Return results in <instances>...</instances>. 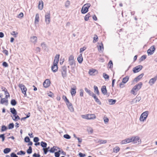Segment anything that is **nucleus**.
I'll use <instances>...</instances> for the list:
<instances>
[{"instance_id":"1","label":"nucleus","mask_w":157,"mask_h":157,"mask_svg":"<svg viewBox=\"0 0 157 157\" xmlns=\"http://www.w3.org/2000/svg\"><path fill=\"white\" fill-rule=\"evenodd\" d=\"M142 82H140L132 88V89L131 90V93L134 95H136V93L135 92H137L139 90H140L141 87L142 86Z\"/></svg>"},{"instance_id":"2","label":"nucleus","mask_w":157,"mask_h":157,"mask_svg":"<svg viewBox=\"0 0 157 157\" xmlns=\"http://www.w3.org/2000/svg\"><path fill=\"white\" fill-rule=\"evenodd\" d=\"M69 64L71 66V68L72 69L74 68L76 66V63L74 59V57L71 55L70 56L68 59Z\"/></svg>"},{"instance_id":"3","label":"nucleus","mask_w":157,"mask_h":157,"mask_svg":"<svg viewBox=\"0 0 157 157\" xmlns=\"http://www.w3.org/2000/svg\"><path fill=\"white\" fill-rule=\"evenodd\" d=\"M90 6V4L89 3L85 4L82 7L81 12L82 13L84 14L87 13L88 11V9Z\"/></svg>"},{"instance_id":"4","label":"nucleus","mask_w":157,"mask_h":157,"mask_svg":"<svg viewBox=\"0 0 157 157\" xmlns=\"http://www.w3.org/2000/svg\"><path fill=\"white\" fill-rule=\"evenodd\" d=\"M82 118L88 120L94 119L96 118V117L94 114H87L82 116Z\"/></svg>"},{"instance_id":"5","label":"nucleus","mask_w":157,"mask_h":157,"mask_svg":"<svg viewBox=\"0 0 157 157\" xmlns=\"http://www.w3.org/2000/svg\"><path fill=\"white\" fill-rule=\"evenodd\" d=\"M61 72L63 78H66L67 76V67L65 66H63L62 67L61 70Z\"/></svg>"},{"instance_id":"6","label":"nucleus","mask_w":157,"mask_h":157,"mask_svg":"<svg viewBox=\"0 0 157 157\" xmlns=\"http://www.w3.org/2000/svg\"><path fill=\"white\" fill-rule=\"evenodd\" d=\"M148 112L146 111L143 113L141 115L140 120V121H144L146 120L147 117Z\"/></svg>"},{"instance_id":"7","label":"nucleus","mask_w":157,"mask_h":157,"mask_svg":"<svg viewBox=\"0 0 157 157\" xmlns=\"http://www.w3.org/2000/svg\"><path fill=\"white\" fill-rule=\"evenodd\" d=\"M19 86L21 90L22 93L24 94V96L26 97L27 95L26 92L27 89L25 86L22 84H19Z\"/></svg>"},{"instance_id":"8","label":"nucleus","mask_w":157,"mask_h":157,"mask_svg":"<svg viewBox=\"0 0 157 157\" xmlns=\"http://www.w3.org/2000/svg\"><path fill=\"white\" fill-rule=\"evenodd\" d=\"M45 21L47 24H48L50 22V14L49 12L46 13L45 15Z\"/></svg>"},{"instance_id":"9","label":"nucleus","mask_w":157,"mask_h":157,"mask_svg":"<svg viewBox=\"0 0 157 157\" xmlns=\"http://www.w3.org/2000/svg\"><path fill=\"white\" fill-rule=\"evenodd\" d=\"M132 142H133L134 144L137 143L139 144L141 143V140H140L139 137L138 136L132 137Z\"/></svg>"},{"instance_id":"10","label":"nucleus","mask_w":157,"mask_h":157,"mask_svg":"<svg viewBox=\"0 0 157 157\" xmlns=\"http://www.w3.org/2000/svg\"><path fill=\"white\" fill-rule=\"evenodd\" d=\"M143 67V66L142 65H138L133 68V71L134 73L138 72L142 70Z\"/></svg>"},{"instance_id":"11","label":"nucleus","mask_w":157,"mask_h":157,"mask_svg":"<svg viewBox=\"0 0 157 157\" xmlns=\"http://www.w3.org/2000/svg\"><path fill=\"white\" fill-rule=\"evenodd\" d=\"M155 48L154 46H151L147 51L148 55H152L154 52Z\"/></svg>"},{"instance_id":"12","label":"nucleus","mask_w":157,"mask_h":157,"mask_svg":"<svg viewBox=\"0 0 157 157\" xmlns=\"http://www.w3.org/2000/svg\"><path fill=\"white\" fill-rule=\"evenodd\" d=\"M132 137H129L124 140L121 141V144H126L132 142Z\"/></svg>"},{"instance_id":"13","label":"nucleus","mask_w":157,"mask_h":157,"mask_svg":"<svg viewBox=\"0 0 157 157\" xmlns=\"http://www.w3.org/2000/svg\"><path fill=\"white\" fill-rule=\"evenodd\" d=\"M50 84V81L49 79H46L43 82V86L44 87L47 88L48 87Z\"/></svg>"},{"instance_id":"14","label":"nucleus","mask_w":157,"mask_h":157,"mask_svg":"<svg viewBox=\"0 0 157 157\" xmlns=\"http://www.w3.org/2000/svg\"><path fill=\"white\" fill-rule=\"evenodd\" d=\"M157 80V76H155L154 78L151 79L149 82V83L151 86H152Z\"/></svg>"},{"instance_id":"15","label":"nucleus","mask_w":157,"mask_h":157,"mask_svg":"<svg viewBox=\"0 0 157 157\" xmlns=\"http://www.w3.org/2000/svg\"><path fill=\"white\" fill-rule=\"evenodd\" d=\"M52 70L54 72L57 71L58 70L57 63H53V65L52 67Z\"/></svg>"},{"instance_id":"16","label":"nucleus","mask_w":157,"mask_h":157,"mask_svg":"<svg viewBox=\"0 0 157 157\" xmlns=\"http://www.w3.org/2000/svg\"><path fill=\"white\" fill-rule=\"evenodd\" d=\"M73 86V87L71 88V93L72 96L75 95L76 93V87L75 85Z\"/></svg>"},{"instance_id":"17","label":"nucleus","mask_w":157,"mask_h":157,"mask_svg":"<svg viewBox=\"0 0 157 157\" xmlns=\"http://www.w3.org/2000/svg\"><path fill=\"white\" fill-rule=\"evenodd\" d=\"M144 75V73H142L139 75H138L137 77H136L135 78H134V81L135 82H137V81H138L140 80L141 78Z\"/></svg>"},{"instance_id":"18","label":"nucleus","mask_w":157,"mask_h":157,"mask_svg":"<svg viewBox=\"0 0 157 157\" xmlns=\"http://www.w3.org/2000/svg\"><path fill=\"white\" fill-rule=\"evenodd\" d=\"M94 98L95 101L99 105H101V102L100 100L97 97L96 95L95 94H94L92 96Z\"/></svg>"},{"instance_id":"19","label":"nucleus","mask_w":157,"mask_h":157,"mask_svg":"<svg viewBox=\"0 0 157 157\" xmlns=\"http://www.w3.org/2000/svg\"><path fill=\"white\" fill-rule=\"evenodd\" d=\"M101 92L103 94H104V95H105L106 94L107 92V90L105 86H102L101 89Z\"/></svg>"},{"instance_id":"20","label":"nucleus","mask_w":157,"mask_h":157,"mask_svg":"<svg viewBox=\"0 0 157 157\" xmlns=\"http://www.w3.org/2000/svg\"><path fill=\"white\" fill-rule=\"evenodd\" d=\"M30 39L31 41L34 44L37 42V38L36 36H31Z\"/></svg>"},{"instance_id":"21","label":"nucleus","mask_w":157,"mask_h":157,"mask_svg":"<svg viewBox=\"0 0 157 157\" xmlns=\"http://www.w3.org/2000/svg\"><path fill=\"white\" fill-rule=\"evenodd\" d=\"M59 55L57 54L55 57V59L54 61V63H58L59 61Z\"/></svg>"},{"instance_id":"22","label":"nucleus","mask_w":157,"mask_h":157,"mask_svg":"<svg viewBox=\"0 0 157 157\" xmlns=\"http://www.w3.org/2000/svg\"><path fill=\"white\" fill-rule=\"evenodd\" d=\"M77 60L78 62L81 63L83 61V58L82 57V54H80L77 58Z\"/></svg>"},{"instance_id":"23","label":"nucleus","mask_w":157,"mask_h":157,"mask_svg":"<svg viewBox=\"0 0 157 157\" xmlns=\"http://www.w3.org/2000/svg\"><path fill=\"white\" fill-rule=\"evenodd\" d=\"M84 89L86 92L88 93V94L90 96H92L94 94L91 90L88 89L87 88H85Z\"/></svg>"},{"instance_id":"24","label":"nucleus","mask_w":157,"mask_h":157,"mask_svg":"<svg viewBox=\"0 0 157 157\" xmlns=\"http://www.w3.org/2000/svg\"><path fill=\"white\" fill-rule=\"evenodd\" d=\"M43 7V2L41 0L39 1L38 8L39 9L41 10H42Z\"/></svg>"},{"instance_id":"25","label":"nucleus","mask_w":157,"mask_h":157,"mask_svg":"<svg viewBox=\"0 0 157 157\" xmlns=\"http://www.w3.org/2000/svg\"><path fill=\"white\" fill-rule=\"evenodd\" d=\"M10 110V112L14 115L13 116H15V115H16L17 112L16 109L14 108H11Z\"/></svg>"},{"instance_id":"26","label":"nucleus","mask_w":157,"mask_h":157,"mask_svg":"<svg viewBox=\"0 0 157 157\" xmlns=\"http://www.w3.org/2000/svg\"><path fill=\"white\" fill-rule=\"evenodd\" d=\"M94 92L97 94V95H99V92L98 89V87L96 86H94Z\"/></svg>"},{"instance_id":"27","label":"nucleus","mask_w":157,"mask_h":157,"mask_svg":"<svg viewBox=\"0 0 157 157\" xmlns=\"http://www.w3.org/2000/svg\"><path fill=\"white\" fill-rule=\"evenodd\" d=\"M116 101V100L110 99L108 100V102L109 105L114 104Z\"/></svg>"},{"instance_id":"28","label":"nucleus","mask_w":157,"mask_h":157,"mask_svg":"<svg viewBox=\"0 0 157 157\" xmlns=\"http://www.w3.org/2000/svg\"><path fill=\"white\" fill-rule=\"evenodd\" d=\"M107 141L106 140H99L97 142V143L99 144H105L107 143Z\"/></svg>"},{"instance_id":"29","label":"nucleus","mask_w":157,"mask_h":157,"mask_svg":"<svg viewBox=\"0 0 157 157\" xmlns=\"http://www.w3.org/2000/svg\"><path fill=\"white\" fill-rule=\"evenodd\" d=\"M129 79V77L128 76H126L123 78L122 82L124 83H126L128 81Z\"/></svg>"},{"instance_id":"30","label":"nucleus","mask_w":157,"mask_h":157,"mask_svg":"<svg viewBox=\"0 0 157 157\" xmlns=\"http://www.w3.org/2000/svg\"><path fill=\"white\" fill-rule=\"evenodd\" d=\"M39 14L38 13H36V15L35 18V22H39Z\"/></svg>"},{"instance_id":"31","label":"nucleus","mask_w":157,"mask_h":157,"mask_svg":"<svg viewBox=\"0 0 157 157\" xmlns=\"http://www.w3.org/2000/svg\"><path fill=\"white\" fill-rule=\"evenodd\" d=\"M41 146L44 148L46 147L47 146V143L44 142L42 141L40 143Z\"/></svg>"},{"instance_id":"32","label":"nucleus","mask_w":157,"mask_h":157,"mask_svg":"<svg viewBox=\"0 0 157 157\" xmlns=\"http://www.w3.org/2000/svg\"><path fill=\"white\" fill-rule=\"evenodd\" d=\"M90 16V13H88L86 15L85 17L84 20L85 21H87L88 20L89 17Z\"/></svg>"},{"instance_id":"33","label":"nucleus","mask_w":157,"mask_h":157,"mask_svg":"<svg viewBox=\"0 0 157 157\" xmlns=\"http://www.w3.org/2000/svg\"><path fill=\"white\" fill-rule=\"evenodd\" d=\"M11 151V149L10 148H6L4 150L3 152L5 154H7Z\"/></svg>"},{"instance_id":"34","label":"nucleus","mask_w":157,"mask_h":157,"mask_svg":"<svg viewBox=\"0 0 157 157\" xmlns=\"http://www.w3.org/2000/svg\"><path fill=\"white\" fill-rule=\"evenodd\" d=\"M99 48H98L99 51H103L104 49L103 45V44L101 43V45L99 46Z\"/></svg>"},{"instance_id":"35","label":"nucleus","mask_w":157,"mask_h":157,"mask_svg":"<svg viewBox=\"0 0 157 157\" xmlns=\"http://www.w3.org/2000/svg\"><path fill=\"white\" fill-rule=\"evenodd\" d=\"M17 103V102L15 99H12L11 101V104L13 106L15 105Z\"/></svg>"},{"instance_id":"36","label":"nucleus","mask_w":157,"mask_h":157,"mask_svg":"<svg viewBox=\"0 0 157 157\" xmlns=\"http://www.w3.org/2000/svg\"><path fill=\"white\" fill-rule=\"evenodd\" d=\"M120 150V148L118 147H116L113 149V151L115 153H117Z\"/></svg>"},{"instance_id":"37","label":"nucleus","mask_w":157,"mask_h":157,"mask_svg":"<svg viewBox=\"0 0 157 157\" xmlns=\"http://www.w3.org/2000/svg\"><path fill=\"white\" fill-rule=\"evenodd\" d=\"M32 149L31 147L29 146V149L27 151V152L28 154H30L32 153Z\"/></svg>"},{"instance_id":"38","label":"nucleus","mask_w":157,"mask_h":157,"mask_svg":"<svg viewBox=\"0 0 157 157\" xmlns=\"http://www.w3.org/2000/svg\"><path fill=\"white\" fill-rule=\"evenodd\" d=\"M8 101L7 100H6L5 98H1V103L3 104L5 102L8 103Z\"/></svg>"},{"instance_id":"39","label":"nucleus","mask_w":157,"mask_h":157,"mask_svg":"<svg viewBox=\"0 0 157 157\" xmlns=\"http://www.w3.org/2000/svg\"><path fill=\"white\" fill-rule=\"evenodd\" d=\"M70 4V2L69 0H67L65 3V6L67 7L68 8Z\"/></svg>"},{"instance_id":"40","label":"nucleus","mask_w":157,"mask_h":157,"mask_svg":"<svg viewBox=\"0 0 157 157\" xmlns=\"http://www.w3.org/2000/svg\"><path fill=\"white\" fill-rule=\"evenodd\" d=\"M98 40V37L96 35H95V36L94 37V40L93 42L94 43H96Z\"/></svg>"},{"instance_id":"41","label":"nucleus","mask_w":157,"mask_h":157,"mask_svg":"<svg viewBox=\"0 0 157 157\" xmlns=\"http://www.w3.org/2000/svg\"><path fill=\"white\" fill-rule=\"evenodd\" d=\"M14 124L13 123H10L8 125V129H12L14 128Z\"/></svg>"},{"instance_id":"42","label":"nucleus","mask_w":157,"mask_h":157,"mask_svg":"<svg viewBox=\"0 0 157 157\" xmlns=\"http://www.w3.org/2000/svg\"><path fill=\"white\" fill-rule=\"evenodd\" d=\"M67 107L68 108L69 110L71 111V112H73L74 111V109L72 104L71 105L68 106Z\"/></svg>"},{"instance_id":"43","label":"nucleus","mask_w":157,"mask_h":157,"mask_svg":"<svg viewBox=\"0 0 157 157\" xmlns=\"http://www.w3.org/2000/svg\"><path fill=\"white\" fill-rule=\"evenodd\" d=\"M136 102V103L137 102H139L141 99V98L140 96H137L136 97L134 98Z\"/></svg>"},{"instance_id":"44","label":"nucleus","mask_w":157,"mask_h":157,"mask_svg":"<svg viewBox=\"0 0 157 157\" xmlns=\"http://www.w3.org/2000/svg\"><path fill=\"white\" fill-rule=\"evenodd\" d=\"M7 129V127L5 125H3L2 126L1 131L2 132L5 131Z\"/></svg>"},{"instance_id":"45","label":"nucleus","mask_w":157,"mask_h":157,"mask_svg":"<svg viewBox=\"0 0 157 157\" xmlns=\"http://www.w3.org/2000/svg\"><path fill=\"white\" fill-rule=\"evenodd\" d=\"M108 66L109 67V68H112L113 67V63L112 61L111 60L109 61V62Z\"/></svg>"},{"instance_id":"46","label":"nucleus","mask_w":157,"mask_h":157,"mask_svg":"<svg viewBox=\"0 0 157 157\" xmlns=\"http://www.w3.org/2000/svg\"><path fill=\"white\" fill-rule=\"evenodd\" d=\"M95 71L96 70L94 69L92 70H90L89 71V73L90 75H93Z\"/></svg>"},{"instance_id":"47","label":"nucleus","mask_w":157,"mask_h":157,"mask_svg":"<svg viewBox=\"0 0 157 157\" xmlns=\"http://www.w3.org/2000/svg\"><path fill=\"white\" fill-rule=\"evenodd\" d=\"M147 57V56L146 55H144L142 56L141 58H140V61H143L144 59H145Z\"/></svg>"},{"instance_id":"48","label":"nucleus","mask_w":157,"mask_h":157,"mask_svg":"<svg viewBox=\"0 0 157 157\" xmlns=\"http://www.w3.org/2000/svg\"><path fill=\"white\" fill-rule=\"evenodd\" d=\"M25 152L22 151H20L18 152L17 154V155H25Z\"/></svg>"},{"instance_id":"49","label":"nucleus","mask_w":157,"mask_h":157,"mask_svg":"<svg viewBox=\"0 0 157 157\" xmlns=\"http://www.w3.org/2000/svg\"><path fill=\"white\" fill-rule=\"evenodd\" d=\"M103 76L105 79H108L109 78V76L105 73L103 74Z\"/></svg>"},{"instance_id":"50","label":"nucleus","mask_w":157,"mask_h":157,"mask_svg":"<svg viewBox=\"0 0 157 157\" xmlns=\"http://www.w3.org/2000/svg\"><path fill=\"white\" fill-rule=\"evenodd\" d=\"M55 147L56 148V147L55 146H54L53 147H52L50 150H49V151L50 152L52 153H53L55 150H56L55 148Z\"/></svg>"},{"instance_id":"51","label":"nucleus","mask_w":157,"mask_h":157,"mask_svg":"<svg viewBox=\"0 0 157 157\" xmlns=\"http://www.w3.org/2000/svg\"><path fill=\"white\" fill-rule=\"evenodd\" d=\"M63 137L67 139H69L71 138V136L68 134H65L63 136Z\"/></svg>"},{"instance_id":"52","label":"nucleus","mask_w":157,"mask_h":157,"mask_svg":"<svg viewBox=\"0 0 157 157\" xmlns=\"http://www.w3.org/2000/svg\"><path fill=\"white\" fill-rule=\"evenodd\" d=\"M30 141V139L29 138L28 136L26 137L25 138V142L26 143H28Z\"/></svg>"},{"instance_id":"53","label":"nucleus","mask_w":157,"mask_h":157,"mask_svg":"<svg viewBox=\"0 0 157 157\" xmlns=\"http://www.w3.org/2000/svg\"><path fill=\"white\" fill-rule=\"evenodd\" d=\"M15 119L13 120L15 121H17V120H20V118L18 115H15Z\"/></svg>"},{"instance_id":"54","label":"nucleus","mask_w":157,"mask_h":157,"mask_svg":"<svg viewBox=\"0 0 157 157\" xmlns=\"http://www.w3.org/2000/svg\"><path fill=\"white\" fill-rule=\"evenodd\" d=\"M66 105L68 107V106L71 105L72 104L70 103L69 101V100L67 101H65Z\"/></svg>"},{"instance_id":"55","label":"nucleus","mask_w":157,"mask_h":157,"mask_svg":"<svg viewBox=\"0 0 157 157\" xmlns=\"http://www.w3.org/2000/svg\"><path fill=\"white\" fill-rule=\"evenodd\" d=\"M2 65L5 67H7L8 66V63L6 62H4L3 63Z\"/></svg>"},{"instance_id":"56","label":"nucleus","mask_w":157,"mask_h":157,"mask_svg":"<svg viewBox=\"0 0 157 157\" xmlns=\"http://www.w3.org/2000/svg\"><path fill=\"white\" fill-rule=\"evenodd\" d=\"M1 138L2 139V141H4L5 140V136H4V134H0V138Z\"/></svg>"},{"instance_id":"57","label":"nucleus","mask_w":157,"mask_h":157,"mask_svg":"<svg viewBox=\"0 0 157 157\" xmlns=\"http://www.w3.org/2000/svg\"><path fill=\"white\" fill-rule=\"evenodd\" d=\"M124 84H125L124 83L122 82L120 84L119 86H120V87H121V88H123L124 86Z\"/></svg>"},{"instance_id":"58","label":"nucleus","mask_w":157,"mask_h":157,"mask_svg":"<svg viewBox=\"0 0 157 157\" xmlns=\"http://www.w3.org/2000/svg\"><path fill=\"white\" fill-rule=\"evenodd\" d=\"M39 141V139L37 137H35L33 139V141L35 142H37Z\"/></svg>"},{"instance_id":"59","label":"nucleus","mask_w":157,"mask_h":157,"mask_svg":"<svg viewBox=\"0 0 157 157\" xmlns=\"http://www.w3.org/2000/svg\"><path fill=\"white\" fill-rule=\"evenodd\" d=\"M41 47H42V48H44V49H45L46 48L45 44L44 43H42L41 44Z\"/></svg>"},{"instance_id":"60","label":"nucleus","mask_w":157,"mask_h":157,"mask_svg":"<svg viewBox=\"0 0 157 157\" xmlns=\"http://www.w3.org/2000/svg\"><path fill=\"white\" fill-rule=\"evenodd\" d=\"M55 155L56 157H59L60 155V154L59 152H55Z\"/></svg>"},{"instance_id":"61","label":"nucleus","mask_w":157,"mask_h":157,"mask_svg":"<svg viewBox=\"0 0 157 157\" xmlns=\"http://www.w3.org/2000/svg\"><path fill=\"white\" fill-rule=\"evenodd\" d=\"M104 121L105 124L107 123L109 121L108 118L106 117H105L104 119Z\"/></svg>"},{"instance_id":"62","label":"nucleus","mask_w":157,"mask_h":157,"mask_svg":"<svg viewBox=\"0 0 157 157\" xmlns=\"http://www.w3.org/2000/svg\"><path fill=\"white\" fill-rule=\"evenodd\" d=\"M80 95L81 97H83V90H80Z\"/></svg>"},{"instance_id":"63","label":"nucleus","mask_w":157,"mask_h":157,"mask_svg":"<svg viewBox=\"0 0 157 157\" xmlns=\"http://www.w3.org/2000/svg\"><path fill=\"white\" fill-rule=\"evenodd\" d=\"M10 156L11 157H18V156L14 153H12L11 154Z\"/></svg>"},{"instance_id":"64","label":"nucleus","mask_w":157,"mask_h":157,"mask_svg":"<svg viewBox=\"0 0 157 157\" xmlns=\"http://www.w3.org/2000/svg\"><path fill=\"white\" fill-rule=\"evenodd\" d=\"M33 156L34 157H40V155L39 154H37L36 153H35L33 154Z\"/></svg>"}]
</instances>
